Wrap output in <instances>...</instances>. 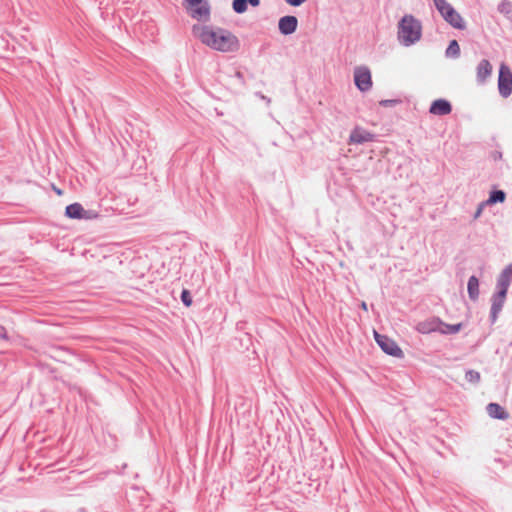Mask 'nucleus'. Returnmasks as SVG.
<instances>
[{"instance_id": "obj_26", "label": "nucleus", "mask_w": 512, "mask_h": 512, "mask_svg": "<svg viewBox=\"0 0 512 512\" xmlns=\"http://www.w3.org/2000/svg\"><path fill=\"white\" fill-rule=\"evenodd\" d=\"M189 6V9L198 6L203 3V0H185Z\"/></svg>"}, {"instance_id": "obj_20", "label": "nucleus", "mask_w": 512, "mask_h": 512, "mask_svg": "<svg viewBox=\"0 0 512 512\" xmlns=\"http://www.w3.org/2000/svg\"><path fill=\"white\" fill-rule=\"evenodd\" d=\"M446 56L451 58H458L460 56V46L456 40L450 41L446 49Z\"/></svg>"}, {"instance_id": "obj_28", "label": "nucleus", "mask_w": 512, "mask_h": 512, "mask_svg": "<svg viewBox=\"0 0 512 512\" xmlns=\"http://www.w3.org/2000/svg\"><path fill=\"white\" fill-rule=\"evenodd\" d=\"M0 338L2 339H6L7 338V333H6V330L3 326L0 325Z\"/></svg>"}, {"instance_id": "obj_12", "label": "nucleus", "mask_w": 512, "mask_h": 512, "mask_svg": "<svg viewBox=\"0 0 512 512\" xmlns=\"http://www.w3.org/2000/svg\"><path fill=\"white\" fill-rule=\"evenodd\" d=\"M506 296H500V293H496L492 297V306L490 310V319L494 323L498 317V314L503 308Z\"/></svg>"}, {"instance_id": "obj_27", "label": "nucleus", "mask_w": 512, "mask_h": 512, "mask_svg": "<svg viewBox=\"0 0 512 512\" xmlns=\"http://www.w3.org/2000/svg\"><path fill=\"white\" fill-rule=\"evenodd\" d=\"M447 327L449 328L450 333H457L460 330L461 325H447Z\"/></svg>"}, {"instance_id": "obj_3", "label": "nucleus", "mask_w": 512, "mask_h": 512, "mask_svg": "<svg viewBox=\"0 0 512 512\" xmlns=\"http://www.w3.org/2000/svg\"><path fill=\"white\" fill-rule=\"evenodd\" d=\"M436 9L446 22L452 27L463 30L466 28L465 21L462 16L453 8L446 0H433Z\"/></svg>"}, {"instance_id": "obj_8", "label": "nucleus", "mask_w": 512, "mask_h": 512, "mask_svg": "<svg viewBox=\"0 0 512 512\" xmlns=\"http://www.w3.org/2000/svg\"><path fill=\"white\" fill-rule=\"evenodd\" d=\"M298 26V20L295 16H284L278 22L279 31L284 35L294 33Z\"/></svg>"}, {"instance_id": "obj_17", "label": "nucleus", "mask_w": 512, "mask_h": 512, "mask_svg": "<svg viewBox=\"0 0 512 512\" xmlns=\"http://www.w3.org/2000/svg\"><path fill=\"white\" fill-rule=\"evenodd\" d=\"M248 3L253 7H257L260 4V0H233V10L236 13L242 14L246 12Z\"/></svg>"}, {"instance_id": "obj_21", "label": "nucleus", "mask_w": 512, "mask_h": 512, "mask_svg": "<svg viewBox=\"0 0 512 512\" xmlns=\"http://www.w3.org/2000/svg\"><path fill=\"white\" fill-rule=\"evenodd\" d=\"M480 378V373L475 370H468L465 374V379L471 383H478Z\"/></svg>"}, {"instance_id": "obj_6", "label": "nucleus", "mask_w": 512, "mask_h": 512, "mask_svg": "<svg viewBox=\"0 0 512 512\" xmlns=\"http://www.w3.org/2000/svg\"><path fill=\"white\" fill-rule=\"evenodd\" d=\"M354 82L357 88L366 92L372 87L371 72L367 67L361 66L354 70Z\"/></svg>"}, {"instance_id": "obj_22", "label": "nucleus", "mask_w": 512, "mask_h": 512, "mask_svg": "<svg viewBox=\"0 0 512 512\" xmlns=\"http://www.w3.org/2000/svg\"><path fill=\"white\" fill-rule=\"evenodd\" d=\"M181 301L183 304L187 307H189L192 304V297L188 290H183L181 293Z\"/></svg>"}, {"instance_id": "obj_25", "label": "nucleus", "mask_w": 512, "mask_h": 512, "mask_svg": "<svg viewBox=\"0 0 512 512\" xmlns=\"http://www.w3.org/2000/svg\"><path fill=\"white\" fill-rule=\"evenodd\" d=\"M291 6H300L305 3L307 0H285Z\"/></svg>"}, {"instance_id": "obj_15", "label": "nucleus", "mask_w": 512, "mask_h": 512, "mask_svg": "<svg viewBox=\"0 0 512 512\" xmlns=\"http://www.w3.org/2000/svg\"><path fill=\"white\" fill-rule=\"evenodd\" d=\"M86 211L79 203H73L66 207L65 214L67 217L72 219H82L85 218Z\"/></svg>"}, {"instance_id": "obj_9", "label": "nucleus", "mask_w": 512, "mask_h": 512, "mask_svg": "<svg viewBox=\"0 0 512 512\" xmlns=\"http://www.w3.org/2000/svg\"><path fill=\"white\" fill-rule=\"evenodd\" d=\"M374 135L370 132L362 129V128H355L352 130L350 137H349V143L350 144H363L365 142L373 141Z\"/></svg>"}, {"instance_id": "obj_24", "label": "nucleus", "mask_w": 512, "mask_h": 512, "mask_svg": "<svg viewBox=\"0 0 512 512\" xmlns=\"http://www.w3.org/2000/svg\"><path fill=\"white\" fill-rule=\"evenodd\" d=\"M486 206H489V205L485 204V201H482L481 203H479V205L473 215L474 220L478 219L482 215L483 210L485 209Z\"/></svg>"}, {"instance_id": "obj_23", "label": "nucleus", "mask_w": 512, "mask_h": 512, "mask_svg": "<svg viewBox=\"0 0 512 512\" xmlns=\"http://www.w3.org/2000/svg\"><path fill=\"white\" fill-rule=\"evenodd\" d=\"M399 103H401V100H398V99H387V100H381L379 102L380 106H382V107H393Z\"/></svg>"}, {"instance_id": "obj_7", "label": "nucleus", "mask_w": 512, "mask_h": 512, "mask_svg": "<svg viewBox=\"0 0 512 512\" xmlns=\"http://www.w3.org/2000/svg\"><path fill=\"white\" fill-rule=\"evenodd\" d=\"M512 281V264L508 265L497 279V293L500 296H506L510 283Z\"/></svg>"}, {"instance_id": "obj_4", "label": "nucleus", "mask_w": 512, "mask_h": 512, "mask_svg": "<svg viewBox=\"0 0 512 512\" xmlns=\"http://www.w3.org/2000/svg\"><path fill=\"white\" fill-rule=\"evenodd\" d=\"M374 334L377 344L386 354L398 358L403 356V351L393 339L389 338L386 335L379 334L377 332H374Z\"/></svg>"}, {"instance_id": "obj_2", "label": "nucleus", "mask_w": 512, "mask_h": 512, "mask_svg": "<svg viewBox=\"0 0 512 512\" xmlns=\"http://www.w3.org/2000/svg\"><path fill=\"white\" fill-rule=\"evenodd\" d=\"M397 38L403 46H411L422 37V24L411 14L404 15L398 22Z\"/></svg>"}, {"instance_id": "obj_13", "label": "nucleus", "mask_w": 512, "mask_h": 512, "mask_svg": "<svg viewBox=\"0 0 512 512\" xmlns=\"http://www.w3.org/2000/svg\"><path fill=\"white\" fill-rule=\"evenodd\" d=\"M492 73V65L486 59H483L479 62L477 66V80L479 83H484L486 79Z\"/></svg>"}, {"instance_id": "obj_19", "label": "nucleus", "mask_w": 512, "mask_h": 512, "mask_svg": "<svg viewBox=\"0 0 512 512\" xmlns=\"http://www.w3.org/2000/svg\"><path fill=\"white\" fill-rule=\"evenodd\" d=\"M506 199V194L502 190H494L490 192L489 198L485 200V204L493 205L496 203H502Z\"/></svg>"}, {"instance_id": "obj_14", "label": "nucleus", "mask_w": 512, "mask_h": 512, "mask_svg": "<svg viewBox=\"0 0 512 512\" xmlns=\"http://www.w3.org/2000/svg\"><path fill=\"white\" fill-rule=\"evenodd\" d=\"M190 15L197 20L207 19L210 15V8L207 3L190 8Z\"/></svg>"}, {"instance_id": "obj_18", "label": "nucleus", "mask_w": 512, "mask_h": 512, "mask_svg": "<svg viewBox=\"0 0 512 512\" xmlns=\"http://www.w3.org/2000/svg\"><path fill=\"white\" fill-rule=\"evenodd\" d=\"M469 298L473 301L478 299L479 296V280L476 276H471L467 285Z\"/></svg>"}, {"instance_id": "obj_11", "label": "nucleus", "mask_w": 512, "mask_h": 512, "mask_svg": "<svg viewBox=\"0 0 512 512\" xmlns=\"http://www.w3.org/2000/svg\"><path fill=\"white\" fill-rule=\"evenodd\" d=\"M451 104L444 99L435 100L429 109V112L434 115H447L451 112Z\"/></svg>"}, {"instance_id": "obj_1", "label": "nucleus", "mask_w": 512, "mask_h": 512, "mask_svg": "<svg viewBox=\"0 0 512 512\" xmlns=\"http://www.w3.org/2000/svg\"><path fill=\"white\" fill-rule=\"evenodd\" d=\"M193 34L206 46L221 52H236L240 48L239 39L225 29L214 30L210 26H193Z\"/></svg>"}, {"instance_id": "obj_29", "label": "nucleus", "mask_w": 512, "mask_h": 512, "mask_svg": "<svg viewBox=\"0 0 512 512\" xmlns=\"http://www.w3.org/2000/svg\"><path fill=\"white\" fill-rule=\"evenodd\" d=\"M56 192L61 195V191L59 189H56Z\"/></svg>"}, {"instance_id": "obj_5", "label": "nucleus", "mask_w": 512, "mask_h": 512, "mask_svg": "<svg viewBox=\"0 0 512 512\" xmlns=\"http://www.w3.org/2000/svg\"><path fill=\"white\" fill-rule=\"evenodd\" d=\"M498 89L502 97L507 98L512 93V72L506 65H501L498 78Z\"/></svg>"}, {"instance_id": "obj_10", "label": "nucleus", "mask_w": 512, "mask_h": 512, "mask_svg": "<svg viewBox=\"0 0 512 512\" xmlns=\"http://www.w3.org/2000/svg\"><path fill=\"white\" fill-rule=\"evenodd\" d=\"M443 323L438 318H431L417 323L416 330L422 334L438 331Z\"/></svg>"}, {"instance_id": "obj_16", "label": "nucleus", "mask_w": 512, "mask_h": 512, "mask_svg": "<svg viewBox=\"0 0 512 512\" xmlns=\"http://www.w3.org/2000/svg\"><path fill=\"white\" fill-rule=\"evenodd\" d=\"M487 412L491 417L500 420H505L509 416L508 413L504 410V408L497 403L488 404Z\"/></svg>"}]
</instances>
